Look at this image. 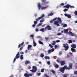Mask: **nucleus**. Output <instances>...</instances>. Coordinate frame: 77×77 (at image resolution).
Returning a JSON list of instances; mask_svg holds the SVG:
<instances>
[{
  "label": "nucleus",
  "instance_id": "nucleus-42",
  "mask_svg": "<svg viewBox=\"0 0 77 77\" xmlns=\"http://www.w3.org/2000/svg\"><path fill=\"white\" fill-rule=\"evenodd\" d=\"M55 67H56V68H58V67H59V66L58 64H56L55 66Z\"/></svg>",
  "mask_w": 77,
  "mask_h": 77
},
{
  "label": "nucleus",
  "instance_id": "nucleus-25",
  "mask_svg": "<svg viewBox=\"0 0 77 77\" xmlns=\"http://www.w3.org/2000/svg\"><path fill=\"white\" fill-rule=\"evenodd\" d=\"M69 43L70 44V43H72V41L70 39H69Z\"/></svg>",
  "mask_w": 77,
  "mask_h": 77
},
{
  "label": "nucleus",
  "instance_id": "nucleus-38",
  "mask_svg": "<svg viewBox=\"0 0 77 77\" xmlns=\"http://www.w3.org/2000/svg\"><path fill=\"white\" fill-rule=\"evenodd\" d=\"M28 68L29 70H30V69H31V67H30V66H28Z\"/></svg>",
  "mask_w": 77,
  "mask_h": 77
},
{
  "label": "nucleus",
  "instance_id": "nucleus-16",
  "mask_svg": "<svg viewBox=\"0 0 77 77\" xmlns=\"http://www.w3.org/2000/svg\"><path fill=\"white\" fill-rule=\"evenodd\" d=\"M33 44H34L33 46L35 47V46H36V45L37 44H36V42H35V40L34 38H33Z\"/></svg>",
  "mask_w": 77,
  "mask_h": 77
},
{
  "label": "nucleus",
  "instance_id": "nucleus-14",
  "mask_svg": "<svg viewBox=\"0 0 77 77\" xmlns=\"http://www.w3.org/2000/svg\"><path fill=\"white\" fill-rule=\"evenodd\" d=\"M64 32L65 33H69L68 30H69V29L68 28L67 29H64Z\"/></svg>",
  "mask_w": 77,
  "mask_h": 77
},
{
  "label": "nucleus",
  "instance_id": "nucleus-19",
  "mask_svg": "<svg viewBox=\"0 0 77 77\" xmlns=\"http://www.w3.org/2000/svg\"><path fill=\"white\" fill-rule=\"evenodd\" d=\"M48 6H46L45 7H41V9L42 10L45 9L47 8H48Z\"/></svg>",
  "mask_w": 77,
  "mask_h": 77
},
{
  "label": "nucleus",
  "instance_id": "nucleus-17",
  "mask_svg": "<svg viewBox=\"0 0 77 77\" xmlns=\"http://www.w3.org/2000/svg\"><path fill=\"white\" fill-rule=\"evenodd\" d=\"M32 45H28V47H27V49L28 50H29L30 48L32 47Z\"/></svg>",
  "mask_w": 77,
  "mask_h": 77
},
{
  "label": "nucleus",
  "instance_id": "nucleus-6",
  "mask_svg": "<svg viewBox=\"0 0 77 77\" xmlns=\"http://www.w3.org/2000/svg\"><path fill=\"white\" fill-rule=\"evenodd\" d=\"M37 68L36 66H33L32 70H31L30 71L32 72H36V71H37Z\"/></svg>",
  "mask_w": 77,
  "mask_h": 77
},
{
  "label": "nucleus",
  "instance_id": "nucleus-34",
  "mask_svg": "<svg viewBox=\"0 0 77 77\" xmlns=\"http://www.w3.org/2000/svg\"><path fill=\"white\" fill-rule=\"evenodd\" d=\"M41 56L42 57H43L44 56V54H42V53H41Z\"/></svg>",
  "mask_w": 77,
  "mask_h": 77
},
{
  "label": "nucleus",
  "instance_id": "nucleus-47",
  "mask_svg": "<svg viewBox=\"0 0 77 77\" xmlns=\"http://www.w3.org/2000/svg\"><path fill=\"white\" fill-rule=\"evenodd\" d=\"M54 47H55V48L56 49L57 47L58 46L57 45H55Z\"/></svg>",
  "mask_w": 77,
  "mask_h": 77
},
{
  "label": "nucleus",
  "instance_id": "nucleus-24",
  "mask_svg": "<svg viewBox=\"0 0 77 77\" xmlns=\"http://www.w3.org/2000/svg\"><path fill=\"white\" fill-rule=\"evenodd\" d=\"M30 63V62L29 61H26L25 64H27V63Z\"/></svg>",
  "mask_w": 77,
  "mask_h": 77
},
{
  "label": "nucleus",
  "instance_id": "nucleus-43",
  "mask_svg": "<svg viewBox=\"0 0 77 77\" xmlns=\"http://www.w3.org/2000/svg\"><path fill=\"white\" fill-rule=\"evenodd\" d=\"M44 20H40V23H42V22H43L44 21Z\"/></svg>",
  "mask_w": 77,
  "mask_h": 77
},
{
  "label": "nucleus",
  "instance_id": "nucleus-27",
  "mask_svg": "<svg viewBox=\"0 0 77 77\" xmlns=\"http://www.w3.org/2000/svg\"><path fill=\"white\" fill-rule=\"evenodd\" d=\"M20 58L21 59H23L24 58L23 57V55H21Z\"/></svg>",
  "mask_w": 77,
  "mask_h": 77
},
{
  "label": "nucleus",
  "instance_id": "nucleus-26",
  "mask_svg": "<svg viewBox=\"0 0 77 77\" xmlns=\"http://www.w3.org/2000/svg\"><path fill=\"white\" fill-rule=\"evenodd\" d=\"M38 42L39 44H43V42H42L40 40L38 41Z\"/></svg>",
  "mask_w": 77,
  "mask_h": 77
},
{
  "label": "nucleus",
  "instance_id": "nucleus-55",
  "mask_svg": "<svg viewBox=\"0 0 77 77\" xmlns=\"http://www.w3.org/2000/svg\"><path fill=\"white\" fill-rule=\"evenodd\" d=\"M62 53L61 51H60L59 53V54H62Z\"/></svg>",
  "mask_w": 77,
  "mask_h": 77
},
{
  "label": "nucleus",
  "instance_id": "nucleus-29",
  "mask_svg": "<svg viewBox=\"0 0 77 77\" xmlns=\"http://www.w3.org/2000/svg\"><path fill=\"white\" fill-rule=\"evenodd\" d=\"M52 44V45H55V44H56V41H53Z\"/></svg>",
  "mask_w": 77,
  "mask_h": 77
},
{
  "label": "nucleus",
  "instance_id": "nucleus-51",
  "mask_svg": "<svg viewBox=\"0 0 77 77\" xmlns=\"http://www.w3.org/2000/svg\"><path fill=\"white\" fill-rule=\"evenodd\" d=\"M47 63H48V65H50V61H48V62H47Z\"/></svg>",
  "mask_w": 77,
  "mask_h": 77
},
{
  "label": "nucleus",
  "instance_id": "nucleus-57",
  "mask_svg": "<svg viewBox=\"0 0 77 77\" xmlns=\"http://www.w3.org/2000/svg\"><path fill=\"white\" fill-rule=\"evenodd\" d=\"M49 38L47 37H45V39L47 40L48 39H49Z\"/></svg>",
  "mask_w": 77,
  "mask_h": 77
},
{
  "label": "nucleus",
  "instance_id": "nucleus-9",
  "mask_svg": "<svg viewBox=\"0 0 77 77\" xmlns=\"http://www.w3.org/2000/svg\"><path fill=\"white\" fill-rule=\"evenodd\" d=\"M54 48H52V49H49L48 50V53L49 54L50 53H51V52H53V51H54Z\"/></svg>",
  "mask_w": 77,
  "mask_h": 77
},
{
  "label": "nucleus",
  "instance_id": "nucleus-62",
  "mask_svg": "<svg viewBox=\"0 0 77 77\" xmlns=\"http://www.w3.org/2000/svg\"><path fill=\"white\" fill-rule=\"evenodd\" d=\"M35 24H33L32 27H35Z\"/></svg>",
  "mask_w": 77,
  "mask_h": 77
},
{
  "label": "nucleus",
  "instance_id": "nucleus-40",
  "mask_svg": "<svg viewBox=\"0 0 77 77\" xmlns=\"http://www.w3.org/2000/svg\"><path fill=\"white\" fill-rule=\"evenodd\" d=\"M38 37V38H42V37H41V36H37Z\"/></svg>",
  "mask_w": 77,
  "mask_h": 77
},
{
  "label": "nucleus",
  "instance_id": "nucleus-23",
  "mask_svg": "<svg viewBox=\"0 0 77 77\" xmlns=\"http://www.w3.org/2000/svg\"><path fill=\"white\" fill-rule=\"evenodd\" d=\"M69 33L71 34V36H74V35L73 34H72L73 33L71 31H69Z\"/></svg>",
  "mask_w": 77,
  "mask_h": 77
},
{
  "label": "nucleus",
  "instance_id": "nucleus-46",
  "mask_svg": "<svg viewBox=\"0 0 77 77\" xmlns=\"http://www.w3.org/2000/svg\"><path fill=\"white\" fill-rule=\"evenodd\" d=\"M61 35V33H57V35Z\"/></svg>",
  "mask_w": 77,
  "mask_h": 77
},
{
  "label": "nucleus",
  "instance_id": "nucleus-41",
  "mask_svg": "<svg viewBox=\"0 0 77 77\" xmlns=\"http://www.w3.org/2000/svg\"><path fill=\"white\" fill-rule=\"evenodd\" d=\"M68 11V9H64L63 10V11L64 12H65L66 11Z\"/></svg>",
  "mask_w": 77,
  "mask_h": 77
},
{
  "label": "nucleus",
  "instance_id": "nucleus-20",
  "mask_svg": "<svg viewBox=\"0 0 77 77\" xmlns=\"http://www.w3.org/2000/svg\"><path fill=\"white\" fill-rule=\"evenodd\" d=\"M24 75L25 77H29V74L27 73H25Z\"/></svg>",
  "mask_w": 77,
  "mask_h": 77
},
{
  "label": "nucleus",
  "instance_id": "nucleus-30",
  "mask_svg": "<svg viewBox=\"0 0 77 77\" xmlns=\"http://www.w3.org/2000/svg\"><path fill=\"white\" fill-rule=\"evenodd\" d=\"M53 13H50V14H48V15L49 16H52L53 15Z\"/></svg>",
  "mask_w": 77,
  "mask_h": 77
},
{
  "label": "nucleus",
  "instance_id": "nucleus-2",
  "mask_svg": "<svg viewBox=\"0 0 77 77\" xmlns=\"http://www.w3.org/2000/svg\"><path fill=\"white\" fill-rule=\"evenodd\" d=\"M57 20H56L54 21V24L55 25H56L57 26H60V24H59V23L60 24L62 23L61 19L60 18H59V17H58Z\"/></svg>",
  "mask_w": 77,
  "mask_h": 77
},
{
  "label": "nucleus",
  "instance_id": "nucleus-31",
  "mask_svg": "<svg viewBox=\"0 0 77 77\" xmlns=\"http://www.w3.org/2000/svg\"><path fill=\"white\" fill-rule=\"evenodd\" d=\"M49 46L50 47H51V48H53V47H54V45H51V44H49Z\"/></svg>",
  "mask_w": 77,
  "mask_h": 77
},
{
  "label": "nucleus",
  "instance_id": "nucleus-8",
  "mask_svg": "<svg viewBox=\"0 0 77 77\" xmlns=\"http://www.w3.org/2000/svg\"><path fill=\"white\" fill-rule=\"evenodd\" d=\"M46 29H48V30H51V26H49V25H48V26H47L46 27H45V30H46Z\"/></svg>",
  "mask_w": 77,
  "mask_h": 77
},
{
  "label": "nucleus",
  "instance_id": "nucleus-50",
  "mask_svg": "<svg viewBox=\"0 0 77 77\" xmlns=\"http://www.w3.org/2000/svg\"><path fill=\"white\" fill-rule=\"evenodd\" d=\"M57 17H56V18H54L53 19V22L55 20H57Z\"/></svg>",
  "mask_w": 77,
  "mask_h": 77
},
{
  "label": "nucleus",
  "instance_id": "nucleus-7",
  "mask_svg": "<svg viewBox=\"0 0 77 77\" xmlns=\"http://www.w3.org/2000/svg\"><path fill=\"white\" fill-rule=\"evenodd\" d=\"M66 45L67 46H66ZM66 44H63V46L65 48V50L66 51V50H68V49L69 48L68 44H67V43L66 44Z\"/></svg>",
  "mask_w": 77,
  "mask_h": 77
},
{
  "label": "nucleus",
  "instance_id": "nucleus-63",
  "mask_svg": "<svg viewBox=\"0 0 77 77\" xmlns=\"http://www.w3.org/2000/svg\"><path fill=\"white\" fill-rule=\"evenodd\" d=\"M74 22L75 23H77V20H76V21H74Z\"/></svg>",
  "mask_w": 77,
  "mask_h": 77
},
{
  "label": "nucleus",
  "instance_id": "nucleus-48",
  "mask_svg": "<svg viewBox=\"0 0 77 77\" xmlns=\"http://www.w3.org/2000/svg\"><path fill=\"white\" fill-rule=\"evenodd\" d=\"M45 76L46 77H50L49 76L47 75H46V74H45Z\"/></svg>",
  "mask_w": 77,
  "mask_h": 77
},
{
  "label": "nucleus",
  "instance_id": "nucleus-37",
  "mask_svg": "<svg viewBox=\"0 0 77 77\" xmlns=\"http://www.w3.org/2000/svg\"><path fill=\"white\" fill-rule=\"evenodd\" d=\"M57 62H58V63H60V60H57Z\"/></svg>",
  "mask_w": 77,
  "mask_h": 77
},
{
  "label": "nucleus",
  "instance_id": "nucleus-1",
  "mask_svg": "<svg viewBox=\"0 0 77 77\" xmlns=\"http://www.w3.org/2000/svg\"><path fill=\"white\" fill-rule=\"evenodd\" d=\"M73 66V63H70L69 65V67H67L66 66H65L63 67H61L60 68V71L64 73L65 70H70L72 69Z\"/></svg>",
  "mask_w": 77,
  "mask_h": 77
},
{
  "label": "nucleus",
  "instance_id": "nucleus-12",
  "mask_svg": "<svg viewBox=\"0 0 77 77\" xmlns=\"http://www.w3.org/2000/svg\"><path fill=\"white\" fill-rule=\"evenodd\" d=\"M64 15H65L66 17H67L69 18H71V16L70 15L67 14H64Z\"/></svg>",
  "mask_w": 77,
  "mask_h": 77
},
{
  "label": "nucleus",
  "instance_id": "nucleus-10",
  "mask_svg": "<svg viewBox=\"0 0 77 77\" xmlns=\"http://www.w3.org/2000/svg\"><path fill=\"white\" fill-rule=\"evenodd\" d=\"M60 63L61 64V65H65L66 64V61H60Z\"/></svg>",
  "mask_w": 77,
  "mask_h": 77
},
{
  "label": "nucleus",
  "instance_id": "nucleus-5",
  "mask_svg": "<svg viewBox=\"0 0 77 77\" xmlns=\"http://www.w3.org/2000/svg\"><path fill=\"white\" fill-rule=\"evenodd\" d=\"M24 43V42H23L22 43H21V44H19V45H18V48H20V47H21L20 48V50H22V49L23 48V47H22V46L23 45Z\"/></svg>",
  "mask_w": 77,
  "mask_h": 77
},
{
  "label": "nucleus",
  "instance_id": "nucleus-21",
  "mask_svg": "<svg viewBox=\"0 0 77 77\" xmlns=\"http://www.w3.org/2000/svg\"><path fill=\"white\" fill-rule=\"evenodd\" d=\"M75 48H74L72 47V48H71V50L72 51L74 52V51H75Z\"/></svg>",
  "mask_w": 77,
  "mask_h": 77
},
{
  "label": "nucleus",
  "instance_id": "nucleus-56",
  "mask_svg": "<svg viewBox=\"0 0 77 77\" xmlns=\"http://www.w3.org/2000/svg\"><path fill=\"white\" fill-rule=\"evenodd\" d=\"M41 73H39L38 74V76H40L41 75Z\"/></svg>",
  "mask_w": 77,
  "mask_h": 77
},
{
  "label": "nucleus",
  "instance_id": "nucleus-54",
  "mask_svg": "<svg viewBox=\"0 0 77 77\" xmlns=\"http://www.w3.org/2000/svg\"><path fill=\"white\" fill-rule=\"evenodd\" d=\"M32 76V74H29V76Z\"/></svg>",
  "mask_w": 77,
  "mask_h": 77
},
{
  "label": "nucleus",
  "instance_id": "nucleus-3",
  "mask_svg": "<svg viewBox=\"0 0 77 77\" xmlns=\"http://www.w3.org/2000/svg\"><path fill=\"white\" fill-rule=\"evenodd\" d=\"M44 17H45V15L44 14H43L42 15L41 17H39L37 18V19H36V21H34V23L35 24H37V21H39L40 19H41V18H43Z\"/></svg>",
  "mask_w": 77,
  "mask_h": 77
},
{
  "label": "nucleus",
  "instance_id": "nucleus-60",
  "mask_svg": "<svg viewBox=\"0 0 77 77\" xmlns=\"http://www.w3.org/2000/svg\"><path fill=\"white\" fill-rule=\"evenodd\" d=\"M27 51H28V50L27 49L26 50H25V52L26 53H27Z\"/></svg>",
  "mask_w": 77,
  "mask_h": 77
},
{
  "label": "nucleus",
  "instance_id": "nucleus-45",
  "mask_svg": "<svg viewBox=\"0 0 77 77\" xmlns=\"http://www.w3.org/2000/svg\"><path fill=\"white\" fill-rule=\"evenodd\" d=\"M60 5H61L62 6H64V5H65V4L64 3H61Z\"/></svg>",
  "mask_w": 77,
  "mask_h": 77
},
{
  "label": "nucleus",
  "instance_id": "nucleus-59",
  "mask_svg": "<svg viewBox=\"0 0 77 77\" xmlns=\"http://www.w3.org/2000/svg\"><path fill=\"white\" fill-rule=\"evenodd\" d=\"M45 58L46 59H48V57H46V56H45Z\"/></svg>",
  "mask_w": 77,
  "mask_h": 77
},
{
  "label": "nucleus",
  "instance_id": "nucleus-61",
  "mask_svg": "<svg viewBox=\"0 0 77 77\" xmlns=\"http://www.w3.org/2000/svg\"><path fill=\"white\" fill-rule=\"evenodd\" d=\"M67 75H64L63 76V77H67Z\"/></svg>",
  "mask_w": 77,
  "mask_h": 77
},
{
  "label": "nucleus",
  "instance_id": "nucleus-39",
  "mask_svg": "<svg viewBox=\"0 0 77 77\" xmlns=\"http://www.w3.org/2000/svg\"><path fill=\"white\" fill-rule=\"evenodd\" d=\"M50 23H53L54 22L53 19L52 20H51V21H50Z\"/></svg>",
  "mask_w": 77,
  "mask_h": 77
},
{
  "label": "nucleus",
  "instance_id": "nucleus-52",
  "mask_svg": "<svg viewBox=\"0 0 77 77\" xmlns=\"http://www.w3.org/2000/svg\"><path fill=\"white\" fill-rule=\"evenodd\" d=\"M38 28H37L36 29H35V30L36 32H38Z\"/></svg>",
  "mask_w": 77,
  "mask_h": 77
},
{
  "label": "nucleus",
  "instance_id": "nucleus-22",
  "mask_svg": "<svg viewBox=\"0 0 77 77\" xmlns=\"http://www.w3.org/2000/svg\"><path fill=\"white\" fill-rule=\"evenodd\" d=\"M40 31H42V32H44L45 31L44 28H42L40 29Z\"/></svg>",
  "mask_w": 77,
  "mask_h": 77
},
{
  "label": "nucleus",
  "instance_id": "nucleus-13",
  "mask_svg": "<svg viewBox=\"0 0 77 77\" xmlns=\"http://www.w3.org/2000/svg\"><path fill=\"white\" fill-rule=\"evenodd\" d=\"M69 7H70V5L69 4H67L66 6H63V8H69Z\"/></svg>",
  "mask_w": 77,
  "mask_h": 77
},
{
  "label": "nucleus",
  "instance_id": "nucleus-18",
  "mask_svg": "<svg viewBox=\"0 0 77 77\" xmlns=\"http://www.w3.org/2000/svg\"><path fill=\"white\" fill-rule=\"evenodd\" d=\"M38 7L39 9L40 10L41 9V5L40 3H38Z\"/></svg>",
  "mask_w": 77,
  "mask_h": 77
},
{
  "label": "nucleus",
  "instance_id": "nucleus-28",
  "mask_svg": "<svg viewBox=\"0 0 77 77\" xmlns=\"http://www.w3.org/2000/svg\"><path fill=\"white\" fill-rule=\"evenodd\" d=\"M51 72L53 74H55L56 72L55 71H54V70H51Z\"/></svg>",
  "mask_w": 77,
  "mask_h": 77
},
{
  "label": "nucleus",
  "instance_id": "nucleus-44",
  "mask_svg": "<svg viewBox=\"0 0 77 77\" xmlns=\"http://www.w3.org/2000/svg\"><path fill=\"white\" fill-rule=\"evenodd\" d=\"M44 69H41V72H44Z\"/></svg>",
  "mask_w": 77,
  "mask_h": 77
},
{
  "label": "nucleus",
  "instance_id": "nucleus-15",
  "mask_svg": "<svg viewBox=\"0 0 77 77\" xmlns=\"http://www.w3.org/2000/svg\"><path fill=\"white\" fill-rule=\"evenodd\" d=\"M71 47L74 48H76V45L75 44H73L71 45Z\"/></svg>",
  "mask_w": 77,
  "mask_h": 77
},
{
  "label": "nucleus",
  "instance_id": "nucleus-11",
  "mask_svg": "<svg viewBox=\"0 0 77 77\" xmlns=\"http://www.w3.org/2000/svg\"><path fill=\"white\" fill-rule=\"evenodd\" d=\"M42 3H44L45 4H48L49 3V2L47 1L46 0H41Z\"/></svg>",
  "mask_w": 77,
  "mask_h": 77
},
{
  "label": "nucleus",
  "instance_id": "nucleus-36",
  "mask_svg": "<svg viewBox=\"0 0 77 77\" xmlns=\"http://www.w3.org/2000/svg\"><path fill=\"white\" fill-rule=\"evenodd\" d=\"M74 74H75V75H77V71H74Z\"/></svg>",
  "mask_w": 77,
  "mask_h": 77
},
{
  "label": "nucleus",
  "instance_id": "nucleus-64",
  "mask_svg": "<svg viewBox=\"0 0 77 77\" xmlns=\"http://www.w3.org/2000/svg\"><path fill=\"white\" fill-rule=\"evenodd\" d=\"M47 59H49L50 57H47Z\"/></svg>",
  "mask_w": 77,
  "mask_h": 77
},
{
  "label": "nucleus",
  "instance_id": "nucleus-53",
  "mask_svg": "<svg viewBox=\"0 0 77 77\" xmlns=\"http://www.w3.org/2000/svg\"><path fill=\"white\" fill-rule=\"evenodd\" d=\"M70 8H75V7L74 6H71V5H70Z\"/></svg>",
  "mask_w": 77,
  "mask_h": 77
},
{
  "label": "nucleus",
  "instance_id": "nucleus-33",
  "mask_svg": "<svg viewBox=\"0 0 77 77\" xmlns=\"http://www.w3.org/2000/svg\"><path fill=\"white\" fill-rule=\"evenodd\" d=\"M42 23H39L38 24L37 26L38 27L39 26H42Z\"/></svg>",
  "mask_w": 77,
  "mask_h": 77
},
{
  "label": "nucleus",
  "instance_id": "nucleus-4",
  "mask_svg": "<svg viewBox=\"0 0 77 77\" xmlns=\"http://www.w3.org/2000/svg\"><path fill=\"white\" fill-rule=\"evenodd\" d=\"M20 53L19 52H18L17 54L15 57L14 58V61H13V63H14L15 62V61L16 60V59H18V58H19L20 57Z\"/></svg>",
  "mask_w": 77,
  "mask_h": 77
},
{
  "label": "nucleus",
  "instance_id": "nucleus-49",
  "mask_svg": "<svg viewBox=\"0 0 77 77\" xmlns=\"http://www.w3.org/2000/svg\"><path fill=\"white\" fill-rule=\"evenodd\" d=\"M56 42H60V40H57L56 41Z\"/></svg>",
  "mask_w": 77,
  "mask_h": 77
},
{
  "label": "nucleus",
  "instance_id": "nucleus-35",
  "mask_svg": "<svg viewBox=\"0 0 77 77\" xmlns=\"http://www.w3.org/2000/svg\"><path fill=\"white\" fill-rule=\"evenodd\" d=\"M74 12L75 15H77V11H75Z\"/></svg>",
  "mask_w": 77,
  "mask_h": 77
},
{
  "label": "nucleus",
  "instance_id": "nucleus-32",
  "mask_svg": "<svg viewBox=\"0 0 77 77\" xmlns=\"http://www.w3.org/2000/svg\"><path fill=\"white\" fill-rule=\"evenodd\" d=\"M67 24H64L63 25V27H66L67 26Z\"/></svg>",
  "mask_w": 77,
  "mask_h": 77
},
{
  "label": "nucleus",
  "instance_id": "nucleus-58",
  "mask_svg": "<svg viewBox=\"0 0 77 77\" xmlns=\"http://www.w3.org/2000/svg\"><path fill=\"white\" fill-rule=\"evenodd\" d=\"M30 36L31 37H32L33 38L34 35H31Z\"/></svg>",
  "mask_w": 77,
  "mask_h": 77
}]
</instances>
